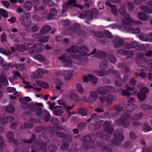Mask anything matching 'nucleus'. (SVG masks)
<instances>
[{
  "label": "nucleus",
  "mask_w": 152,
  "mask_h": 152,
  "mask_svg": "<svg viewBox=\"0 0 152 152\" xmlns=\"http://www.w3.org/2000/svg\"><path fill=\"white\" fill-rule=\"evenodd\" d=\"M127 50L123 49H120L118 50L117 53L120 55H125L127 53Z\"/></svg>",
  "instance_id": "obj_59"
},
{
  "label": "nucleus",
  "mask_w": 152,
  "mask_h": 152,
  "mask_svg": "<svg viewBox=\"0 0 152 152\" xmlns=\"http://www.w3.org/2000/svg\"><path fill=\"white\" fill-rule=\"evenodd\" d=\"M104 126L105 129L108 133L111 134L113 132V129L112 127L110 122L108 121H105L104 124Z\"/></svg>",
  "instance_id": "obj_17"
},
{
  "label": "nucleus",
  "mask_w": 152,
  "mask_h": 152,
  "mask_svg": "<svg viewBox=\"0 0 152 152\" xmlns=\"http://www.w3.org/2000/svg\"><path fill=\"white\" fill-rule=\"evenodd\" d=\"M75 90H74L69 91V92L70 93V94L69 95V98L71 99L75 102H78L80 101L81 98L75 94Z\"/></svg>",
  "instance_id": "obj_15"
},
{
  "label": "nucleus",
  "mask_w": 152,
  "mask_h": 152,
  "mask_svg": "<svg viewBox=\"0 0 152 152\" xmlns=\"http://www.w3.org/2000/svg\"><path fill=\"white\" fill-rule=\"evenodd\" d=\"M116 99V97L111 95H108L107 96L106 101L107 104L110 105L111 104L113 101Z\"/></svg>",
  "instance_id": "obj_30"
},
{
  "label": "nucleus",
  "mask_w": 152,
  "mask_h": 152,
  "mask_svg": "<svg viewBox=\"0 0 152 152\" xmlns=\"http://www.w3.org/2000/svg\"><path fill=\"white\" fill-rule=\"evenodd\" d=\"M13 134L11 132H9L6 134V137L9 142L12 141V140L13 138Z\"/></svg>",
  "instance_id": "obj_46"
},
{
  "label": "nucleus",
  "mask_w": 152,
  "mask_h": 152,
  "mask_svg": "<svg viewBox=\"0 0 152 152\" xmlns=\"http://www.w3.org/2000/svg\"><path fill=\"white\" fill-rule=\"evenodd\" d=\"M48 72V71L47 70L39 68L31 75V77L34 79L37 77H42L44 75L47 74Z\"/></svg>",
  "instance_id": "obj_9"
},
{
  "label": "nucleus",
  "mask_w": 152,
  "mask_h": 152,
  "mask_svg": "<svg viewBox=\"0 0 152 152\" xmlns=\"http://www.w3.org/2000/svg\"><path fill=\"white\" fill-rule=\"evenodd\" d=\"M124 15V18L122 19V23L124 25H127L129 26L132 23L137 25H140L141 23V22L139 20H133L129 14H126Z\"/></svg>",
  "instance_id": "obj_6"
},
{
  "label": "nucleus",
  "mask_w": 152,
  "mask_h": 152,
  "mask_svg": "<svg viewBox=\"0 0 152 152\" xmlns=\"http://www.w3.org/2000/svg\"><path fill=\"white\" fill-rule=\"evenodd\" d=\"M95 135L91 133L86 135L82 137L81 139L83 141L81 148L85 150H87L91 148H95V145L93 142L96 139Z\"/></svg>",
  "instance_id": "obj_1"
},
{
  "label": "nucleus",
  "mask_w": 152,
  "mask_h": 152,
  "mask_svg": "<svg viewBox=\"0 0 152 152\" xmlns=\"http://www.w3.org/2000/svg\"><path fill=\"white\" fill-rule=\"evenodd\" d=\"M124 42V40L121 39L119 37H116L114 39L113 42L114 47L115 48H118L121 46Z\"/></svg>",
  "instance_id": "obj_14"
},
{
  "label": "nucleus",
  "mask_w": 152,
  "mask_h": 152,
  "mask_svg": "<svg viewBox=\"0 0 152 152\" xmlns=\"http://www.w3.org/2000/svg\"><path fill=\"white\" fill-rule=\"evenodd\" d=\"M63 139L64 141L67 142H70L72 140V137L69 134H66Z\"/></svg>",
  "instance_id": "obj_51"
},
{
  "label": "nucleus",
  "mask_w": 152,
  "mask_h": 152,
  "mask_svg": "<svg viewBox=\"0 0 152 152\" xmlns=\"http://www.w3.org/2000/svg\"><path fill=\"white\" fill-rule=\"evenodd\" d=\"M79 47L77 46H72L69 49L66 50L69 53H77L79 52Z\"/></svg>",
  "instance_id": "obj_27"
},
{
  "label": "nucleus",
  "mask_w": 152,
  "mask_h": 152,
  "mask_svg": "<svg viewBox=\"0 0 152 152\" xmlns=\"http://www.w3.org/2000/svg\"><path fill=\"white\" fill-rule=\"evenodd\" d=\"M140 9L142 11L145 13L152 14V8H150L146 6H142L140 7Z\"/></svg>",
  "instance_id": "obj_32"
},
{
  "label": "nucleus",
  "mask_w": 152,
  "mask_h": 152,
  "mask_svg": "<svg viewBox=\"0 0 152 152\" xmlns=\"http://www.w3.org/2000/svg\"><path fill=\"white\" fill-rule=\"evenodd\" d=\"M119 12L120 14L122 15H125L126 12V11L125 7L124 6H122L120 8L119 10Z\"/></svg>",
  "instance_id": "obj_57"
},
{
  "label": "nucleus",
  "mask_w": 152,
  "mask_h": 152,
  "mask_svg": "<svg viewBox=\"0 0 152 152\" xmlns=\"http://www.w3.org/2000/svg\"><path fill=\"white\" fill-rule=\"evenodd\" d=\"M51 29V27L49 25H46L43 26L40 31V32L43 35L47 33Z\"/></svg>",
  "instance_id": "obj_28"
},
{
  "label": "nucleus",
  "mask_w": 152,
  "mask_h": 152,
  "mask_svg": "<svg viewBox=\"0 0 152 152\" xmlns=\"http://www.w3.org/2000/svg\"><path fill=\"white\" fill-rule=\"evenodd\" d=\"M86 16H87L88 17L89 16L91 20L93 19V14L91 12L89 11H86L84 14H80L79 16V17L80 18H85V17Z\"/></svg>",
  "instance_id": "obj_26"
},
{
  "label": "nucleus",
  "mask_w": 152,
  "mask_h": 152,
  "mask_svg": "<svg viewBox=\"0 0 152 152\" xmlns=\"http://www.w3.org/2000/svg\"><path fill=\"white\" fill-rule=\"evenodd\" d=\"M0 53L6 56H10L12 54V52L10 50H6L3 48H0Z\"/></svg>",
  "instance_id": "obj_41"
},
{
  "label": "nucleus",
  "mask_w": 152,
  "mask_h": 152,
  "mask_svg": "<svg viewBox=\"0 0 152 152\" xmlns=\"http://www.w3.org/2000/svg\"><path fill=\"white\" fill-rule=\"evenodd\" d=\"M106 71H103L98 70H95L93 72V74H96L100 77H102L106 74Z\"/></svg>",
  "instance_id": "obj_37"
},
{
  "label": "nucleus",
  "mask_w": 152,
  "mask_h": 152,
  "mask_svg": "<svg viewBox=\"0 0 152 152\" xmlns=\"http://www.w3.org/2000/svg\"><path fill=\"white\" fill-rule=\"evenodd\" d=\"M108 61L107 59L102 60L99 64V67L101 69L104 70L108 67Z\"/></svg>",
  "instance_id": "obj_24"
},
{
  "label": "nucleus",
  "mask_w": 152,
  "mask_h": 152,
  "mask_svg": "<svg viewBox=\"0 0 152 152\" xmlns=\"http://www.w3.org/2000/svg\"><path fill=\"white\" fill-rule=\"evenodd\" d=\"M94 35L98 38H102L104 36V34L102 32L99 31H95L94 33Z\"/></svg>",
  "instance_id": "obj_58"
},
{
  "label": "nucleus",
  "mask_w": 152,
  "mask_h": 152,
  "mask_svg": "<svg viewBox=\"0 0 152 152\" xmlns=\"http://www.w3.org/2000/svg\"><path fill=\"white\" fill-rule=\"evenodd\" d=\"M69 5L66 3L63 4L61 10V12L62 13H64L68 10Z\"/></svg>",
  "instance_id": "obj_60"
},
{
  "label": "nucleus",
  "mask_w": 152,
  "mask_h": 152,
  "mask_svg": "<svg viewBox=\"0 0 152 152\" xmlns=\"http://www.w3.org/2000/svg\"><path fill=\"white\" fill-rule=\"evenodd\" d=\"M27 50L31 53L42 51L44 48V45L42 43H37L35 45L32 44L27 45Z\"/></svg>",
  "instance_id": "obj_2"
},
{
  "label": "nucleus",
  "mask_w": 152,
  "mask_h": 152,
  "mask_svg": "<svg viewBox=\"0 0 152 152\" xmlns=\"http://www.w3.org/2000/svg\"><path fill=\"white\" fill-rule=\"evenodd\" d=\"M38 137L39 140L42 142L39 145L40 150H42L43 152H46L47 151L46 143L49 141V139L47 137L41 134L39 135Z\"/></svg>",
  "instance_id": "obj_7"
},
{
  "label": "nucleus",
  "mask_w": 152,
  "mask_h": 152,
  "mask_svg": "<svg viewBox=\"0 0 152 152\" xmlns=\"http://www.w3.org/2000/svg\"><path fill=\"white\" fill-rule=\"evenodd\" d=\"M152 107L145 104H143L141 106V108L144 110H148L152 108Z\"/></svg>",
  "instance_id": "obj_62"
},
{
  "label": "nucleus",
  "mask_w": 152,
  "mask_h": 152,
  "mask_svg": "<svg viewBox=\"0 0 152 152\" xmlns=\"http://www.w3.org/2000/svg\"><path fill=\"white\" fill-rule=\"evenodd\" d=\"M108 59L110 62L115 63L116 61V58L115 56L112 54H109L108 56Z\"/></svg>",
  "instance_id": "obj_47"
},
{
  "label": "nucleus",
  "mask_w": 152,
  "mask_h": 152,
  "mask_svg": "<svg viewBox=\"0 0 152 152\" xmlns=\"http://www.w3.org/2000/svg\"><path fill=\"white\" fill-rule=\"evenodd\" d=\"M19 20L21 24L26 27L28 26L31 23L30 18L26 16L24 14L20 15Z\"/></svg>",
  "instance_id": "obj_11"
},
{
  "label": "nucleus",
  "mask_w": 152,
  "mask_h": 152,
  "mask_svg": "<svg viewBox=\"0 0 152 152\" xmlns=\"http://www.w3.org/2000/svg\"><path fill=\"white\" fill-rule=\"evenodd\" d=\"M137 108V106L135 104H129L126 107V110L128 112H131Z\"/></svg>",
  "instance_id": "obj_33"
},
{
  "label": "nucleus",
  "mask_w": 152,
  "mask_h": 152,
  "mask_svg": "<svg viewBox=\"0 0 152 152\" xmlns=\"http://www.w3.org/2000/svg\"><path fill=\"white\" fill-rule=\"evenodd\" d=\"M0 15L4 18H7L8 17L7 11L4 9L1 8H0Z\"/></svg>",
  "instance_id": "obj_44"
},
{
  "label": "nucleus",
  "mask_w": 152,
  "mask_h": 152,
  "mask_svg": "<svg viewBox=\"0 0 152 152\" xmlns=\"http://www.w3.org/2000/svg\"><path fill=\"white\" fill-rule=\"evenodd\" d=\"M80 25L79 23H75L69 29L67 30L66 31H68L69 30H71L72 31L71 34L76 33L80 30Z\"/></svg>",
  "instance_id": "obj_18"
},
{
  "label": "nucleus",
  "mask_w": 152,
  "mask_h": 152,
  "mask_svg": "<svg viewBox=\"0 0 152 152\" xmlns=\"http://www.w3.org/2000/svg\"><path fill=\"white\" fill-rule=\"evenodd\" d=\"M4 109L6 111L10 113H14L15 110L14 107L10 104L6 106Z\"/></svg>",
  "instance_id": "obj_38"
},
{
  "label": "nucleus",
  "mask_w": 152,
  "mask_h": 152,
  "mask_svg": "<svg viewBox=\"0 0 152 152\" xmlns=\"http://www.w3.org/2000/svg\"><path fill=\"white\" fill-rule=\"evenodd\" d=\"M89 76V80L93 84L96 83L97 81L96 77L92 75H90Z\"/></svg>",
  "instance_id": "obj_53"
},
{
  "label": "nucleus",
  "mask_w": 152,
  "mask_h": 152,
  "mask_svg": "<svg viewBox=\"0 0 152 152\" xmlns=\"http://www.w3.org/2000/svg\"><path fill=\"white\" fill-rule=\"evenodd\" d=\"M144 55L143 53L141 52H138L136 54V60L138 64L141 67L145 66L148 64V59L144 57Z\"/></svg>",
  "instance_id": "obj_4"
},
{
  "label": "nucleus",
  "mask_w": 152,
  "mask_h": 152,
  "mask_svg": "<svg viewBox=\"0 0 152 152\" xmlns=\"http://www.w3.org/2000/svg\"><path fill=\"white\" fill-rule=\"evenodd\" d=\"M1 3L3 6L4 7L8 9L10 5V3L7 1L4 0H1Z\"/></svg>",
  "instance_id": "obj_52"
},
{
  "label": "nucleus",
  "mask_w": 152,
  "mask_h": 152,
  "mask_svg": "<svg viewBox=\"0 0 152 152\" xmlns=\"http://www.w3.org/2000/svg\"><path fill=\"white\" fill-rule=\"evenodd\" d=\"M55 84L56 85V89L58 90H59L61 89V86L63 84V83L59 79H57L55 81Z\"/></svg>",
  "instance_id": "obj_43"
},
{
  "label": "nucleus",
  "mask_w": 152,
  "mask_h": 152,
  "mask_svg": "<svg viewBox=\"0 0 152 152\" xmlns=\"http://www.w3.org/2000/svg\"><path fill=\"white\" fill-rule=\"evenodd\" d=\"M143 115L142 112H140L138 114H135L133 116V119L134 120L140 119L142 117Z\"/></svg>",
  "instance_id": "obj_49"
},
{
  "label": "nucleus",
  "mask_w": 152,
  "mask_h": 152,
  "mask_svg": "<svg viewBox=\"0 0 152 152\" xmlns=\"http://www.w3.org/2000/svg\"><path fill=\"white\" fill-rule=\"evenodd\" d=\"M142 127L145 132H149L152 130V128L149 126L148 123H144L142 125Z\"/></svg>",
  "instance_id": "obj_36"
},
{
  "label": "nucleus",
  "mask_w": 152,
  "mask_h": 152,
  "mask_svg": "<svg viewBox=\"0 0 152 152\" xmlns=\"http://www.w3.org/2000/svg\"><path fill=\"white\" fill-rule=\"evenodd\" d=\"M39 115H41L42 118L44 120L45 122H48L49 121L51 116L48 111L46 110L42 111V108H41V111L39 113Z\"/></svg>",
  "instance_id": "obj_13"
},
{
  "label": "nucleus",
  "mask_w": 152,
  "mask_h": 152,
  "mask_svg": "<svg viewBox=\"0 0 152 152\" xmlns=\"http://www.w3.org/2000/svg\"><path fill=\"white\" fill-rule=\"evenodd\" d=\"M53 112L54 115L60 116L64 113V110L62 109L56 108L53 110Z\"/></svg>",
  "instance_id": "obj_29"
},
{
  "label": "nucleus",
  "mask_w": 152,
  "mask_h": 152,
  "mask_svg": "<svg viewBox=\"0 0 152 152\" xmlns=\"http://www.w3.org/2000/svg\"><path fill=\"white\" fill-rule=\"evenodd\" d=\"M108 71L110 73L115 75L116 77L119 76V73L115 69L112 68L111 69H108Z\"/></svg>",
  "instance_id": "obj_55"
},
{
  "label": "nucleus",
  "mask_w": 152,
  "mask_h": 152,
  "mask_svg": "<svg viewBox=\"0 0 152 152\" xmlns=\"http://www.w3.org/2000/svg\"><path fill=\"white\" fill-rule=\"evenodd\" d=\"M137 97L140 101L142 102L145 99L146 95H145V93L139 92L137 94Z\"/></svg>",
  "instance_id": "obj_34"
},
{
  "label": "nucleus",
  "mask_w": 152,
  "mask_h": 152,
  "mask_svg": "<svg viewBox=\"0 0 152 152\" xmlns=\"http://www.w3.org/2000/svg\"><path fill=\"white\" fill-rule=\"evenodd\" d=\"M116 78L117 79L116 80L115 83V85L118 86H121L123 83L122 78L120 76Z\"/></svg>",
  "instance_id": "obj_42"
},
{
  "label": "nucleus",
  "mask_w": 152,
  "mask_h": 152,
  "mask_svg": "<svg viewBox=\"0 0 152 152\" xmlns=\"http://www.w3.org/2000/svg\"><path fill=\"white\" fill-rule=\"evenodd\" d=\"M76 88L77 91L81 94L83 93L84 92V89L82 88L81 84L80 83L77 84L76 86Z\"/></svg>",
  "instance_id": "obj_50"
},
{
  "label": "nucleus",
  "mask_w": 152,
  "mask_h": 152,
  "mask_svg": "<svg viewBox=\"0 0 152 152\" xmlns=\"http://www.w3.org/2000/svg\"><path fill=\"white\" fill-rule=\"evenodd\" d=\"M98 95L95 91H91L90 93V95L88 97L89 101L91 102H94L97 99Z\"/></svg>",
  "instance_id": "obj_21"
},
{
  "label": "nucleus",
  "mask_w": 152,
  "mask_h": 152,
  "mask_svg": "<svg viewBox=\"0 0 152 152\" xmlns=\"http://www.w3.org/2000/svg\"><path fill=\"white\" fill-rule=\"evenodd\" d=\"M58 59L61 61L62 63L65 64L64 65V67H70L72 64V61L67 58L66 54H64L59 57Z\"/></svg>",
  "instance_id": "obj_10"
},
{
  "label": "nucleus",
  "mask_w": 152,
  "mask_h": 152,
  "mask_svg": "<svg viewBox=\"0 0 152 152\" xmlns=\"http://www.w3.org/2000/svg\"><path fill=\"white\" fill-rule=\"evenodd\" d=\"M43 106V104L40 103H35L34 102H33L28 104L29 110L31 111L36 112V115L37 116L39 115L40 111H41V108L39 107H42Z\"/></svg>",
  "instance_id": "obj_5"
},
{
  "label": "nucleus",
  "mask_w": 152,
  "mask_h": 152,
  "mask_svg": "<svg viewBox=\"0 0 152 152\" xmlns=\"http://www.w3.org/2000/svg\"><path fill=\"white\" fill-rule=\"evenodd\" d=\"M125 29L131 32L133 34H137L140 32V30L139 28H135L133 27H131L130 25L128 26L127 28L126 27Z\"/></svg>",
  "instance_id": "obj_20"
},
{
  "label": "nucleus",
  "mask_w": 152,
  "mask_h": 152,
  "mask_svg": "<svg viewBox=\"0 0 152 152\" xmlns=\"http://www.w3.org/2000/svg\"><path fill=\"white\" fill-rule=\"evenodd\" d=\"M26 49V47L24 45H18V46L17 49L20 52H23Z\"/></svg>",
  "instance_id": "obj_61"
},
{
  "label": "nucleus",
  "mask_w": 152,
  "mask_h": 152,
  "mask_svg": "<svg viewBox=\"0 0 152 152\" xmlns=\"http://www.w3.org/2000/svg\"><path fill=\"white\" fill-rule=\"evenodd\" d=\"M121 94L123 96H126L127 98H128L131 95V93L127 91L126 90L123 89L121 91Z\"/></svg>",
  "instance_id": "obj_54"
},
{
  "label": "nucleus",
  "mask_w": 152,
  "mask_h": 152,
  "mask_svg": "<svg viewBox=\"0 0 152 152\" xmlns=\"http://www.w3.org/2000/svg\"><path fill=\"white\" fill-rule=\"evenodd\" d=\"M0 53L6 56H10L12 54V52L10 50H6L3 48H0Z\"/></svg>",
  "instance_id": "obj_40"
},
{
  "label": "nucleus",
  "mask_w": 152,
  "mask_h": 152,
  "mask_svg": "<svg viewBox=\"0 0 152 152\" xmlns=\"http://www.w3.org/2000/svg\"><path fill=\"white\" fill-rule=\"evenodd\" d=\"M86 125L87 124L85 122L79 123L77 124V128L81 130L84 128Z\"/></svg>",
  "instance_id": "obj_56"
},
{
  "label": "nucleus",
  "mask_w": 152,
  "mask_h": 152,
  "mask_svg": "<svg viewBox=\"0 0 152 152\" xmlns=\"http://www.w3.org/2000/svg\"><path fill=\"white\" fill-rule=\"evenodd\" d=\"M106 53L103 51H98L95 55L96 57L99 58H104L107 56Z\"/></svg>",
  "instance_id": "obj_31"
},
{
  "label": "nucleus",
  "mask_w": 152,
  "mask_h": 152,
  "mask_svg": "<svg viewBox=\"0 0 152 152\" xmlns=\"http://www.w3.org/2000/svg\"><path fill=\"white\" fill-rule=\"evenodd\" d=\"M97 93L100 95H106L108 92V90L107 88L105 87H100L96 89Z\"/></svg>",
  "instance_id": "obj_22"
},
{
  "label": "nucleus",
  "mask_w": 152,
  "mask_h": 152,
  "mask_svg": "<svg viewBox=\"0 0 152 152\" xmlns=\"http://www.w3.org/2000/svg\"><path fill=\"white\" fill-rule=\"evenodd\" d=\"M56 134L57 136L62 137L63 139L66 135L64 133L59 131L56 132Z\"/></svg>",
  "instance_id": "obj_64"
},
{
  "label": "nucleus",
  "mask_w": 152,
  "mask_h": 152,
  "mask_svg": "<svg viewBox=\"0 0 152 152\" xmlns=\"http://www.w3.org/2000/svg\"><path fill=\"white\" fill-rule=\"evenodd\" d=\"M33 4L30 1L26 2L24 5V8L26 10L30 11L32 8Z\"/></svg>",
  "instance_id": "obj_35"
},
{
  "label": "nucleus",
  "mask_w": 152,
  "mask_h": 152,
  "mask_svg": "<svg viewBox=\"0 0 152 152\" xmlns=\"http://www.w3.org/2000/svg\"><path fill=\"white\" fill-rule=\"evenodd\" d=\"M138 17L140 20L145 21L147 20L146 14L143 12H139L138 14Z\"/></svg>",
  "instance_id": "obj_39"
},
{
  "label": "nucleus",
  "mask_w": 152,
  "mask_h": 152,
  "mask_svg": "<svg viewBox=\"0 0 152 152\" xmlns=\"http://www.w3.org/2000/svg\"><path fill=\"white\" fill-rule=\"evenodd\" d=\"M114 139L111 140V142L113 145L116 146H119L120 142L123 141L124 139V137L122 133L114 134Z\"/></svg>",
  "instance_id": "obj_8"
},
{
  "label": "nucleus",
  "mask_w": 152,
  "mask_h": 152,
  "mask_svg": "<svg viewBox=\"0 0 152 152\" xmlns=\"http://www.w3.org/2000/svg\"><path fill=\"white\" fill-rule=\"evenodd\" d=\"M129 117V114L124 113L122 116L121 118H120L115 121V123L116 124L121 125L122 127L127 128L129 125V122L128 121V119Z\"/></svg>",
  "instance_id": "obj_3"
},
{
  "label": "nucleus",
  "mask_w": 152,
  "mask_h": 152,
  "mask_svg": "<svg viewBox=\"0 0 152 152\" xmlns=\"http://www.w3.org/2000/svg\"><path fill=\"white\" fill-rule=\"evenodd\" d=\"M100 126L101 125L99 124H95L91 123L89 124L88 128L89 130L93 132L99 129Z\"/></svg>",
  "instance_id": "obj_19"
},
{
  "label": "nucleus",
  "mask_w": 152,
  "mask_h": 152,
  "mask_svg": "<svg viewBox=\"0 0 152 152\" xmlns=\"http://www.w3.org/2000/svg\"><path fill=\"white\" fill-rule=\"evenodd\" d=\"M133 51L132 50L127 51V53L125 55L126 58L128 59L132 57L133 56Z\"/></svg>",
  "instance_id": "obj_63"
},
{
  "label": "nucleus",
  "mask_w": 152,
  "mask_h": 152,
  "mask_svg": "<svg viewBox=\"0 0 152 152\" xmlns=\"http://www.w3.org/2000/svg\"><path fill=\"white\" fill-rule=\"evenodd\" d=\"M77 111L79 113L83 116L86 115L87 114V110L84 108H81L78 109Z\"/></svg>",
  "instance_id": "obj_48"
},
{
  "label": "nucleus",
  "mask_w": 152,
  "mask_h": 152,
  "mask_svg": "<svg viewBox=\"0 0 152 152\" xmlns=\"http://www.w3.org/2000/svg\"><path fill=\"white\" fill-rule=\"evenodd\" d=\"M48 151L49 152H56L57 147L55 145L51 144L48 146Z\"/></svg>",
  "instance_id": "obj_45"
},
{
  "label": "nucleus",
  "mask_w": 152,
  "mask_h": 152,
  "mask_svg": "<svg viewBox=\"0 0 152 152\" xmlns=\"http://www.w3.org/2000/svg\"><path fill=\"white\" fill-rule=\"evenodd\" d=\"M22 142L24 143H28L30 144L33 142L36 141L37 144H38L40 143V142L36 139V136L35 134H32V137L30 139L27 140L26 139H24L22 140Z\"/></svg>",
  "instance_id": "obj_16"
},
{
  "label": "nucleus",
  "mask_w": 152,
  "mask_h": 152,
  "mask_svg": "<svg viewBox=\"0 0 152 152\" xmlns=\"http://www.w3.org/2000/svg\"><path fill=\"white\" fill-rule=\"evenodd\" d=\"M97 136L101 140H108L110 139V136L106 132L100 131L97 132Z\"/></svg>",
  "instance_id": "obj_12"
},
{
  "label": "nucleus",
  "mask_w": 152,
  "mask_h": 152,
  "mask_svg": "<svg viewBox=\"0 0 152 152\" xmlns=\"http://www.w3.org/2000/svg\"><path fill=\"white\" fill-rule=\"evenodd\" d=\"M0 83H3L5 86H8L9 83L6 76L3 74L0 75Z\"/></svg>",
  "instance_id": "obj_25"
},
{
  "label": "nucleus",
  "mask_w": 152,
  "mask_h": 152,
  "mask_svg": "<svg viewBox=\"0 0 152 152\" xmlns=\"http://www.w3.org/2000/svg\"><path fill=\"white\" fill-rule=\"evenodd\" d=\"M88 49L86 47L82 45L80 47L79 53L82 56H85L88 53Z\"/></svg>",
  "instance_id": "obj_23"
}]
</instances>
